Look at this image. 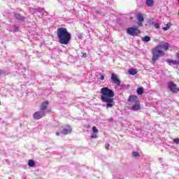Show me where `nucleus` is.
I'll use <instances>...</instances> for the list:
<instances>
[{
    "label": "nucleus",
    "instance_id": "1",
    "mask_svg": "<svg viewBox=\"0 0 179 179\" xmlns=\"http://www.w3.org/2000/svg\"><path fill=\"white\" fill-rule=\"evenodd\" d=\"M170 45H169V43L162 41L159 45L155 46L154 48H152V64H156V61H157L160 57L164 56V54H165L164 51H167Z\"/></svg>",
    "mask_w": 179,
    "mask_h": 179
},
{
    "label": "nucleus",
    "instance_id": "2",
    "mask_svg": "<svg viewBox=\"0 0 179 179\" xmlns=\"http://www.w3.org/2000/svg\"><path fill=\"white\" fill-rule=\"evenodd\" d=\"M101 100L103 103H106L107 108H111L114 106V92L108 87L101 89Z\"/></svg>",
    "mask_w": 179,
    "mask_h": 179
},
{
    "label": "nucleus",
    "instance_id": "3",
    "mask_svg": "<svg viewBox=\"0 0 179 179\" xmlns=\"http://www.w3.org/2000/svg\"><path fill=\"white\" fill-rule=\"evenodd\" d=\"M57 36L59 38V43L64 45H68L72 37L71 33L68 31V29L66 27L58 28Z\"/></svg>",
    "mask_w": 179,
    "mask_h": 179
},
{
    "label": "nucleus",
    "instance_id": "4",
    "mask_svg": "<svg viewBox=\"0 0 179 179\" xmlns=\"http://www.w3.org/2000/svg\"><path fill=\"white\" fill-rule=\"evenodd\" d=\"M126 31L129 36H138V34H141V30L137 27H129Z\"/></svg>",
    "mask_w": 179,
    "mask_h": 179
},
{
    "label": "nucleus",
    "instance_id": "5",
    "mask_svg": "<svg viewBox=\"0 0 179 179\" xmlns=\"http://www.w3.org/2000/svg\"><path fill=\"white\" fill-rule=\"evenodd\" d=\"M168 89L172 93H178V87H177V84L174 83V82L171 81L168 83Z\"/></svg>",
    "mask_w": 179,
    "mask_h": 179
},
{
    "label": "nucleus",
    "instance_id": "6",
    "mask_svg": "<svg viewBox=\"0 0 179 179\" xmlns=\"http://www.w3.org/2000/svg\"><path fill=\"white\" fill-rule=\"evenodd\" d=\"M136 19L138 22V26H143V22H145V18L143 17V14L138 13L136 15Z\"/></svg>",
    "mask_w": 179,
    "mask_h": 179
},
{
    "label": "nucleus",
    "instance_id": "7",
    "mask_svg": "<svg viewBox=\"0 0 179 179\" xmlns=\"http://www.w3.org/2000/svg\"><path fill=\"white\" fill-rule=\"evenodd\" d=\"M110 79L111 80H113L115 85H117V86H120V85H121V81H120V79H118V77H117V74L113 73L111 75Z\"/></svg>",
    "mask_w": 179,
    "mask_h": 179
},
{
    "label": "nucleus",
    "instance_id": "8",
    "mask_svg": "<svg viewBox=\"0 0 179 179\" xmlns=\"http://www.w3.org/2000/svg\"><path fill=\"white\" fill-rule=\"evenodd\" d=\"M128 101L130 103H138L139 102V99L136 95H130L128 99Z\"/></svg>",
    "mask_w": 179,
    "mask_h": 179
},
{
    "label": "nucleus",
    "instance_id": "9",
    "mask_svg": "<svg viewBox=\"0 0 179 179\" xmlns=\"http://www.w3.org/2000/svg\"><path fill=\"white\" fill-rule=\"evenodd\" d=\"M142 108L141 107V102H136L135 105L131 106V110L133 111H138V110H141Z\"/></svg>",
    "mask_w": 179,
    "mask_h": 179
},
{
    "label": "nucleus",
    "instance_id": "10",
    "mask_svg": "<svg viewBox=\"0 0 179 179\" xmlns=\"http://www.w3.org/2000/svg\"><path fill=\"white\" fill-rule=\"evenodd\" d=\"M33 117L34 118V120H41V118L43 117V112H36L35 113H34Z\"/></svg>",
    "mask_w": 179,
    "mask_h": 179
},
{
    "label": "nucleus",
    "instance_id": "11",
    "mask_svg": "<svg viewBox=\"0 0 179 179\" xmlns=\"http://www.w3.org/2000/svg\"><path fill=\"white\" fill-rule=\"evenodd\" d=\"M14 16L15 19H17V20H19L20 22H24V20H26V18L20 15V14L17 13H15Z\"/></svg>",
    "mask_w": 179,
    "mask_h": 179
},
{
    "label": "nucleus",
    "instance_id": "12",
    "mask_svg": "<svg viewBox=\"0 0 179 179\" xmlns=\"http://www.w3.org/2000/svg\"><path fill=\"white\" fill-rule=\"evenodd\" d=\"M48 104H50L48 101L42 102L41 105V111H45V110H47V107H48Z\"/></svg>",
    "mask_w": 179,
    "mask_h": 179
},
{
    "label": "nucleus",
    "instance_id": "13",
    "mask_svg": "<svg viewBox=\"0 0 179 179\" xmlns=\"http://www.w3.org/2000/svg\"><path fill=\"white\" fill-rule=\"evenodd\" d=\"M71 132H72V127H71V126H68L67 129L62 130V134L63 135H68L69 134H71Z\"/></svg>",
    "mask_w": 179,
    "mask_h": 179
},
{
    "label": "nucleus",
    "instance_id": "14",
    "mask_svg": "<svg viewBox=\"0 0 179 179\" xmlns=\"http://www.w3.org/2000/svg\"><path fill=\"white\" fill-rule=\"evenodd\" d=\"M166 62L168 64H169V65L171 64L173 65H179V61H176V60H173V59H168V60H166Z\"/></svg>",
    "mask_w": 179,
    "mask_h": 179
},
{
    "label": "nucleus",
    "instance_id": "15",
    "mask_svg": "<svg viewBox=\"0 0 179 179\" xmlns=\"http://www.w3.org/2000/svg\"><path fill=\"white\" fill-rule=\"evenodd\" d=\"M28 166L29 167H34V166H36V162H34V160L30 159L28 162Z\"/></svg>",
    "mask_w": 179,
    "mask_h": 179
},
{
    "label": "nucleus",
    "instance_id": "16",
    "mask_svg": "<svg viewBox=\"0 0 179 179\" xmlns=\"http://www.w3.org/2000/svg\"><path fill=\"white\" fill-rule=\"evenodd\" d=\"M145 2H146L147 6H150V7L153 6V3H154L153 0H146Z\"/></svg>",
    "mask_w": 179,
    "mask_h": 179
},
{
    "label": "nucleus",
    "instance_id": "17",
    "mask_svg": "<svg viewBox=\"0 0 179 179\" xmlns=\"http://www.w3.org/2000/svg\"><path fill=\"white\" fill-rule=\"evenodd\" d=\"M171 26V22H168L166 26L163 27L162 29L164 31H167V30H169V29H170Z\"/></svg>",
    "mask_w": 179,
    "mask_h": 179
},
{
    "label": "nucleus",
    "instance_id": "18",
    "mask_svg": "<svg viewBox=\"0 0 179 179\" xmlns=\"http://www.w3.org/2000/svg\"><path fill=\"white\" fill-rule=\"evenodd\" d=\"M129 75H132L134 76V75H136L138 73V71L135 69H130L129 70Z\"/></svg>",
    "mask_w": 179,
    "mask_h": 179
},
{
    "label": "nucleus",
    "instance_id": "19",
    "mask_svg": "<svg viewBox=\"0 0 179 179\" xmlns=\"http://www.w3.org/2000/svg\"><path fill=\"white\" fill-rule=\"evenodd\" d=\"M141 39H142V41H145V43H148L150 40V37L145 36L141 38Z\"/></svg>",
    "mask_w": 179,
    "mask_h": 179
},
{
    "label": "nucleus",
    "instance_id": "20",
    "mask_svg": "<svg viewBox=\"0 0 179 179\" xmlns=\"http://www.w3.org/2000/svg\"><path fill=\"white\" fill-rule=\"evenodd\" d=\"M132 156H133V157H139L141 156V155L139 154V152H138L136 151H133Z\"/></svg>",
    "mask_w": 179,
    "mask_h": 179
},
{
    "label": "nucleus",
    "instance_id": "21",
    "mask_svg": "<svg viewBox=\"0 0 179 179\" xmlns=\"http://www.w3.org/2000/svg\"><path fill=\"white\" fill-rule=\"evenodd\" d=\"M138 94H143V90L141 87L137 88Z\"/></svg>",
    "mask_w": 179,
    "mask_h": 179
},
{
    "label": "nucleus",
    "instance_id": "22",
    "mask_svg": "<svg viewBox=\"0 0 179 179\" xmlns=\"http://www.w3.org/2000/svg\"><path fill=\"white\" fill-rule=\"evenodd\" d=\"M92 132H94V134H99V129H97V127H96V126H94L92 127Z\"/></svg>",
    "mask_w": 179,
    "mask_h": 179
},
{
    "label": "nucleus",
    "instance_id": "23",
    "mask_svg": "<svg viewBox=\"0 0 179 179\" xmlns=\"http://www.w3.org/2000/svg\"><path fill=\"white\" fill-rule=\"evenodd\" d=\"M173 143H176V145H179V138H174L173 140Z\"/></svg>",
    "mask_w": 179,
    "mask_h": 179
},
{
    "label": "nucleus",
    "instance_id": "24",
    "mask_svg": "<svg viewBox=\"0 0 179 179\" xmlns=\"http://www.w3.org/2000/svg\"><path fill=\"white\" fill-rule=\"evenodd\" d=\"M155 29H160V24L159 23L155 24Z\"/></svg>",
    "mask_w": 179,
    "mask_h": 179
},
{
    "label": "nucleus",
    "instance_id": "25",
    "mask_svg": "<svg viewBox=\"0 0 179 179\" xmlns=\"http://www.w3.org/2000/svg\"><path fill=\"white\" fill-rule=\"evenodd\" d=\"M105 148H106V150H108V149H110V144L106 143V145H105Z\"/></svg>",
    "mask_w": 179,
    "mask_h": 179
},
{
    "label": "nucleus",
    "instance_id": "26",
    "mask_svg": "<svg viewBox=\"0 0 179 179\" xmlns=\"http://www.w3.org/2000/svg\"><path fill=\"white\" fill-rule=\"evenodd\" d=\"M14 31H19V27L14 26Z\"/></svg>",
    "mask_w": 179,
    "mask_h": 179
},
{
    "label": "nucleus",
    "instance_id": "27",
    "mask_svg": "<svg viewBox=\"0 0 179 179\" xmlns=\"http://www.w3.org/2000/svg\"><path fill=\"white\" fill-rule=\"evenodd\" d=\"M91 138H92V139H93V138L96 139V138H97V136L96 134H92L91 136Z\"/></svg>",
    "mask_w": 179,
    "mask_h": 179
},
{
    "label": "nucleus",
    "instance_id": "28",
    "mask_svg": "<svg viewBox=\"0 0 179 179\" xmlns=\"http://www.w3.org/2000/svg\"><path fill=\"white\" fill-rule=\"evenodd\" d=\"M87 57V54L86 52L83 53V58H86Z\"/></svg>",
    "mask_w": 179,
    "mask_h": 179
},
{
    "label": "nucleus",
    "instance_id": "29",
    "mask_svg": "<svg viewBox=\"0 0 179 179\" xmlns=\"http://www.w3.org/2000/svg\"><path fill=\"white\" fill-rule=\"evenodd\" d=\"M100 79H101V80H104V76L101 75Z\"/></svg>",
    "mask_w": 179,
    "mask_h": 179
},
{
    "label": "nucleus",
    "instance_id": "30",
    "mask_svg": "<svg viewBox=\"0 0 179 179\" xmlns=\"http://www.w3.org/2000/svg\"><path fill=\"white\" fill-rule=\"evenodd\" d=\"M176 57H178V59H179V52H176Z\"/></svg>",
    "mask_w": 179,
    "mask_h": 179
},
{
    "label": "nucleus",
    "instance_id": "31",
    "mask_svg": "<svg viewBox=\"0 0 179 179\" xmlns=\"http://www.w3.org/2000/svg\"><path fill=\"white\" fill-rule=\"evenodd\" d=\"M134 19V17H130V20H132Z\"/></svg>",
    "mask_w": 179,
    "mask_h": 179
},
{
    "label": "nucleus",
    "instance_id": "32",
    "mask_svg": "<svg viewBox=\"0 0 179 179\" xmlns=\"http://www.w3.org/2000/svg\"><path fill=\"white\" fill-rule=\"evenodd\" d=\"M56 134L57 135V136H59V133L57 132Z\"/></svg>",
    "mask_w": 179,
    "mask_h": 179
},
{
    "label": "nucleus",
    "instance_id": "33",
    "mask_svg": "<svg viewBox=\"0 0 179 179\" xmlns=\"http://www.w3.org/2000/svg\"><path fill=\"white\" fill-rule=\"evenodd\" d=\"M51 110H48V113H50Z\"/></svg>",
    "mask_w": 179,
    "mask_h": 179
},
{
    "label": "nucleus",
    "instance_id": "34",
    "mask_svg": "<svg viewBox=\"0 0 179 179\" xmlns=\"http://www.w3.org/2000/svg\"><path fill=\"white\" fill-rule=\"evenodd\" d=\"M1 101H0V106H1Z\"/></svg>",
    "mask_w": 179,
    "mask_h": 179
},
{
    "label": "nucleus",
    "instance_id": "35",
    "mask_svg": "<svg viewBox=\"0 0 179 179\" xmlns=\"http://www.w3.org/2000/svg\"><path fill=\"white\" fill-rule=\"evenodd\" d=\"M178 16H179V13H178Z\"/></svg>",
    "mask_w": 179,
    "mask_h": 179
},
{
    "label": "nucleus",
    "instance_id": "36",
    "mask_svg": "<svg viewBox=\"0 0 179 179\" xmlns=\"http://www.w3.org/2000/svg\"><path fill=\"white\" fill-rule=\"evenodd\" d=\"M178 92H179V88H178Z\"/></svg>",
    "mask_w": 179,
    "mask_h": 179
}]
</instances>
